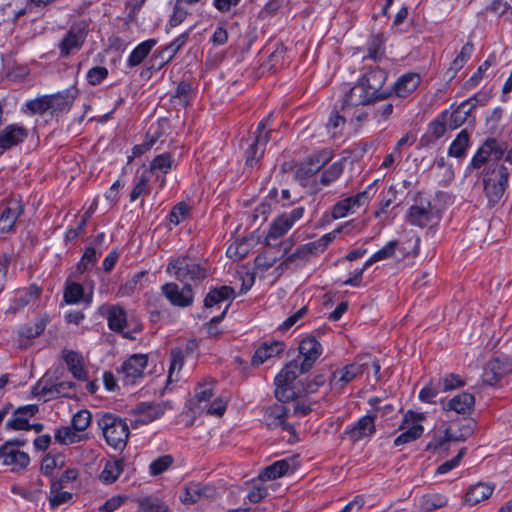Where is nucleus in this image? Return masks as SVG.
<instances>
[{"label": "nucleus", "mask_w": 512, "mask_h": 512, "mask_svg": "<svg viewBox=\"0 0 512 512\" xmlns=\"http://www.w3.org/2000/svg\"><path fill=\"white\" fill-rule=\"evenodd\" d=\"M334 239L335 233H327L315 241L301 245L280 264V267L297 269L304 266L313 257L324 253Z\"/></svg>", "instance_id": "7ed1b4c3"}, {"label": "nucleus", "mask_w": 512, "mask_h": 512, "mask_svg": "<svg viewBox=\"0 0 512 512\" xmlns=\"http://www.w3.org/2000/svg\"><path fill=\"white\" fill-rule=\"evenodd\" d=\"M290 461L288 459L278 460L267 466L260 474L259 479L262 481L274 480L282 477L290 470Z\"/></svg>", "instance_id": "79ce46f5"}, {"label": "nucleus", "mask_w": 512, "mask_h": 512, "mask_svg": "<svg viewBox=\"0 0 512 512\" xmlns=\"http://www.w3.org/2000/svg\"><path fill=\"white\" fill-rule=\"evenodd\" d=\"M424 418L425 416L423 413H416L409 410L405 414L403 425L401 426V428L407 427V429L395 438L394 445H404L420 438L424 429L423 426L419 424V422L424 420Z\"/></svg>", "instance_id": "f8f14e48"}, {"label": "nucleus", "mask_w": 512, "mask_h": 512, "mask_svg": "<svg viewBox=\"0 0 512 512\" xmlns=\"http://www.w3.org/2000/svg\"><path fill=\"white\" fill-rule=\"evenodd\" d=\"M108 76V70L103 66H95L88 70L86 78L90 85L100 84Z\"/></svg>", "instance_id": "338daca9"}, {"label": "nucleus", "mask_w": 512, "mask_h": 512, "mask_svg": "<svg viewBox=\"0 0 512 512\" xmlns=\"http://www.w3.org/2000/svg\"><path fill=\"white\" fill-rule=\"evenodd\" d=\"M217 489L209 484L191 482L187 484L180 494V500L185 504H194L202 499H213L217 496Z\"/></svg>", "instance_id": "aec40b11"}, {"label": "nucleus", "mask_w": 512, "mask_h": 512, "mask_svg": "<svg viewBox=\"0 0 512 512\" xmlns=\"http://www.w3.org/2000/svg\"><path fill=\"white\" fill-rule=\"evenodd\" d=\"M87 37V25L85 22H77L70 26L62 40L58 44L59 54L67 58L79 51Z\"/></svg>", "instance_id": "1a4fd4ad"}, {"label": "nucleus", "mask_w": 512, "mask_h": 512, "mask_svg": "<svg viewBox=\"0 0 512 512\" xmlns=\"http://www.w3.org/2000/svg\"><path fill=\"white\" fill-rule=\"evenodd\" d=\"M285 345L283 342L272 341L263 343L254 353L251 359L253 366H259L266 360L275 357L284 351Z\"/></svg>", "instance_id": "2f4dec72"}, {"label": "nucleus", "mask_w": 512, "mask_h": 512, "mask_svg": "<svg viewBox=\"0 0 512 512\" xmlns=\"http://www.w3.org/2000/svg\"><path fill=\"white\" fill-rule=\"evenodd\" d=\"M475 102L476 100L474 98L462 102L455 110L450 113L447 120V125L451 129H457L463 125L475 107Z\"/></svg>", "instance_id": "72a5a7b5"}, {"label": "nucleus", "mask_w": 512, "mask_h": 512, "mask_svg": "<svg viewBox=\"0 0 512 512\" xmlns=\"http://www.w3.org/2000/svg\"><path fill=\"white\" fill-rule=\"evenodd\" d=\"M470 145V134L466 129L461 130L456 138L452 141L448 155L455 158H463Z\"/></svg>", "instance_id": "a18cd8bd"}, {"label": "nucleus", "mask_w": 512, "mask_h": 512, "mask_svg": "<svg viewBox=\"0 0 512 512\" xmlns=\"http://www.w3.org/2000/svg\"><path fill=\"white\" fill-rule=\"evenodd\" d=\"M368 368L369 362L363 361L361 363H351L344 366L342 369L336 370L332 373L330 378L331 388L336 391H341L348 383L353 381Z\"/></svg>", "instance_id": "2eb2a0df"}, {"label": "nucleus", "mask_w": 512, "mask_h": 512, "mask_svg": "<svg viewBox=\"0 0 512 512\" xmlns=\"http://www.w3.org/2000/svg\"><path fill=\"white\" fill-rule=\"evenodd\" d=\"M374 185L375 183L370 184L366 190L336 203L332 209V217L334 219L343 218L368 203L371 198L370 192L374 189Z\"/></svg>", "instance_id": "4468645a"}, {"label": "nucleus", "mask_w": 512, "mask_h": 512, "mask_svg": "<svg viewBox=\"0 0 512 512\" xmlns=\"http://www.w3.org/2000/svg\"><path fill=\"white\" fill-rule=\"evenodd\" d=\"M359 80L377 100L386 99L391 95V90L383 88L387 72L380 67H369Z\"/></svg>", "instance_id": "9d476101"}, {"label": "nucleus", "mask_w": 512, "mask_h": 512, "mask_svg": "<svg viewBox=\"0 0 512 512\" xmlns=\"http://www.w3.org/2000/svg\"><path fill=\"white\" fill-rule=\"evenodd\" d=\"M137 512H169L165 504L156 498H146L139 503Z\"/></svg>", "instance_id": "052dcab7"}, {"label": "nucleus", "mask_w": 512, "mask_h": 512, "mask_svg": "<svg viewBox=\"0 0 512 512\" xmlns=\"http://www.w3.org/2000/svg\"><path fill=\"white\" fill-rule=\"evenodd\" d=\"M28 137V130L19 124H10L0 131V155L22 143Z\"/></svg>", "instance_id": "4be33fe9"}, {"label": "nucleus", "mask_w": 512, "mask_h": 512, "mask_svg": "<svg viewBox=\"0 0 512 512\" xmlns=\"http://www.w3.org/2000/svg\"><path fill=\"white\" fill-rule=\"evenodd\" d=\"M64 360L73 377L78 380H86L87 372L83 367L82 356L75 351L64 352Z\"/></svg>", "instance_id": "58836bf2"}, {"label": "nucleus", "mask_w": 512, "mask_h": 512, "mask_svg": "<svg viewBox=\"0 0 512 512\" xmlns=\"http://www.w3.org/2000/svg\"><path fill=\"white\" fill-rule=\"evenodd\" d=\"M234 293V289L226 285L213 288L204 299V307L212 308L226 300H231L234 298Z\"/></svg>", "instance_id": "c9c22d12"}, {"label": "nucleus", "mask_w": 512, "mask_h": 512, "mask_svg": "<svg viewBox=\"0 0 512 512\" xmlns=\"http://www.w3.org/2000/svg\"><path fill=\"white\" fill-rule=\"evenodd\" d=\"M308 370H302L299 360L289 362L275 377L274 382L283 383L284 385L293 386L296 378Z\"/></svg>", "instance_id": "e433bc0d"}, {"label": "nucleus", "mask_w": 512, "mask_h": 512, "mask_svg": "<svg viewBox=\"0 0 512 512\" xmlns=\"http://www.w3.org/2000/svg\"><path fill=\"white\" fill-rule=\"evenodd\" d=\"M375 417L376 415L363 416L355 424L348 426L344 433L354 442L373 435L376 431Z\"/></svg>", "instance_id": "cd10ccee"}, {"label": "nucleus", "mask_w": 512, "mask_h": 512, "mask_svg": "<svg viewBox=\"0 0 512 512\" xmlns=\"http://www.w3.org/2000/svg\"><path fill=\"white\" fill-rule=\"evenodd\" d=\"M123 468V459L114 458L108 460L100 473L99 479L105 484H111L119 478L120 474L123 472Z\"/></svg>", "instance_id": "ea45409f"}, {"label": "nucleus", "mask_w": 512, "mask_h": 512, "mask_svg": "<svg viewBox=\"0 0 512 512\" xmlns=\"http://www.w3.org/2000/svg\"><path fill=\"white\" fill-rule=\"evenodd\" d=\"M474 51V45L471 42H467L462 48L458 56L453 60L450 70L455 74L459 71L464 64L470 59Z\"/></svg>", "instance_id": "13d9d810"}, {"label": "nucleus", "mask_w": 512, "mask_h": 512, "mask_svg": "<svg viewBox=\"0 0 512 512\" xmlns=\"http://www.w3.org/2000/svg\"><path fill=\"white\" fill-rule=\"evenodd\" d=\"M99 312L107 319L110 330L121 333L124 337L132 339L130 333L124 331L127 326V313L122 306L118 304H106L99 308Z\"/></svg>", "instance_id": "dca6fc26"}, {"label": "nucleus", "mask_w": 512, "mask_h": 512, "mask_svg": "<svg viewBox=\"0 0 512 512\" xmlns=\"http://www.w3.org/2000/svg\"><path fill=\"white\" fill-rule=\"evenodd\" d=\"M484 193L489 206L493 207L499 203L509 185L510 172L502 164H488L483 172Z\"/></svg>", "instance_id": "f03ea898"}, {"label": "nucleus", "mask_w": 512, "mask_h": 512, "mask_svg": "<svg viewBox=\"0 0 512 512\" xmlns=\"http://www.w3.org/2000/svg\"><path fill=\"white\" fill-rule=\"evenodd\" d=\"M25 106L31 114L43 115L47 111H51L50 98L48 95H44L36 99L30 100L26 103Z\"/></svg>", "instance_id": "6e6d98bb"}, {"label": "nucleus", "mask_w": 512, "mask_h": 512, "mask_svg": "<svg viewBox=\"0 0 512 512\" xmlns=\"http://www.w3.org/2000/svg\"><path fill=\"white\" fill-rule=\"evenodd\" d=\"M98 258L97 251L93 247H87L80 262L77 265V269L80 273H84L93 266Z\"/></svg>", "instance_id": "e2e57ef3"}, {"label": "nucleus", "mask_w": 512, "mask_h": 512, "mask_svg": "<svg viewBox=\"0 0 512 512\" xmlns=\"http://www.w3.org/2000/svg\"><path fill=\"white\" fill-rule=\"evenodd\" d=\"M191 30H187L180 34L176 39H174L169 45L163 48L159 54L154 55L152 57V68L160 69L166 63L170 62L177 52L186 44L189 39Z\"/></svg>", "instance_id": "393cba45"}, {"label": "nucleus", "mask_w": 512, "mask_h": 512, "mask_svg": "<svg viewBox=\"0 0 512 512\" xmlns=\"http://www.w3.org/2000/svg\"><path fill=\"white\" fill-rule=\"evenodd\" d=\"M62 485L52 482L50 492V504L53 507L60 506L72 498V494L67 491H61Z\"/></svg>", "instance_id": "4d7b16f0"}, {"label": "nucleus", "mask_w": 512, "mask_h": 512, "mask_svg": "<svg viewBox=\"0 0 512 512\" xmlns=\"http://www.w3.org/2000/svg\"><path fill=\"white\" fill-rule=\"evenodd\" d=\"M343 163L341 161L334 162L325 169L320 177V184L328 186L336 181L343 173Z\"/></svg>", "instance_id": "864d4df0"}, {"label": "nucleus", "mask_w": 512, "mask_h": 512, "mask_svg": "<svg viewBox=\"0 0 512 512\" xmlns=\"http://www.w3.org/2000/svg\"><path fill=\"white\" fill-rule=\"evenodd\" d=\"M399 248L398 241H390L383 248L374 253L366 262L365 267L371 266L373 263L382 261L394 256L395 252Z\"/></svg>", "instance_id": "3c124183"}, {"label": "nucleus", "mask_w": 512, "mask_h": 512, "mask_svg": "<svg viewBox=\"0 0 512 512\" xmlns=\"http://www.w3.org/2000/svg\"><path fill=\"white\" fill-rule=\"evenodd\" d=\"M175 167L176 162L173 156L165 152L154 157L150 162L149 169L146 171H148L150 175L154 174L160 187H163L166 184V175Z\"/></svg>", "instance_id": "bb28decb"}, {"label": "nucleus", "mask_w": 512, "mask_h": 512, "mask_svg": "<svg viewBox=\"0 0 512 512\" xmlns=\"http://www.w3.org/2000/svg\"><path fill=\"white\" fill-rule=\"evenodd\" d=\"M503 158L505 161L512 163V150H508V145L505 141L489 137L473 155L467 169H480L488 164L490 159L499 161Z\"/></svg>", "instance_id": "20e7f679"}, {"label": "nucleus", "mask_w": 512, "mask_h": 512, "mask_svg": "<svg viewBox=\"0 0 512 512\" xmlns=\"http://www.w3.org/2000/svg\"><path fill=\"white\" fill-rule=\"evenodd\" d=\"M149 182L150 174L145 170L139 177L135 179V185L130 193V201L134 202L139 197L150 194L151 188Z\"/></svg>", "instance_id": "09e8293b"}, {"label": "nucleus", "mask_w": 512, "mask_h": 512, "mask_svg": "<svg viewBox=\"0 0 512 512\" xmlns=\"http://www.w3.org/2000/svg\"><path fill=\"white\" fill-rule=\"evenodd\" d=\"M171 406H167L164 402H140L133 409L132 413L136 416L134 420V427L138 425H146L152 421L162 417Z\"/></svg>", "instance_id": "ddd939ff"}, {"label": "nucleus", "mask_w": 512, "mask_h": 512, "mask_svg": "<svg viewBox=\"0 0 512 512\" xmlns=\"http://www.w3.org/2000/svg\"><path fill=\"white\" fill-rule=\"evenodd\" d=\"M173 459L170 455L161 456L151 462L149 469L152 475H159L166 471L172 464Z\"/></svg>", "instance_id": "774afa93"}, {"label": "nucleus", "mask_w": 512, "mask_h": 512, "mask_svg": "<svg viewBox=\"0 0 512 512\" xmlns=\"http://www.w3.org/2000/svg\"><path fill=\"white\" fill-rule=\"evenodd\" d=\"M161 292L171 305L186 308L193 304L194 292L191 284L180 287L177 283L169 282L161 286Z\"/></svg>", "instance_id": "9b49d317"}, {"label": "nucleus", "mask_w": 512, "mask_h": 512, "mask_svg": "<svg viewBox=\"0 0 512 512\" xmlns=\"http://www.w3.org/2000/svg\"><path fill=\"white\" fill-rule=\"evenodd\" d=\"M166 272L184 284H198L207 278L209 263L203 259L181 255L169 261Z\"/></svg>", "instance_id": "f257e3e1"}, {"label": "nucleus", "mask_w": 512, "mask_h": 512, "mask_svg": "<svg viewBox=\"0 0 512 512\" xmlns=\"http://www.w3.org/2000/svg\"><path fill=\"white\" fill-rule=\"evenodd\" d=\"M147 364L148 355L133 354L123 362L121 369L118 372L122 374L123 379L127 384H133L137 379L143 377Z\"/></svg>", "instance_id": "a211bd4d"}, {"label": "nucleus", "mask_w": 512, "mask_h": 512, "mask_svg": "<svg viewBox=\"0 0 512 512\" xmlns=\"http://www.w3.org/2000/svg\"><path fill=\"white\" fill-rule=\"evenodd\" d=\"M55 440L63 445H70L77 442H80L83 438L82 436L73 429V427H61L55 431L54 434Z\"/></svg>", "instance_id": "8fccbe9b"}, {"label": "nucleus", "mask_w": 512, "mask_h": 512, "mask_svg": "<svg viewBox=\"0 0 512 512\" xmlns=\"http://www.w3.org/2000/svg\"><path fill=\"white\" fill-rule=\"evenodd\" d=\"M54 373L47 372L33 387L32 392L36 396L51 398L53 388L56 387L58 376Z\"/></svg>", "instance_id": "37998d69"}, {"label": "nucleus", "mask_w": 512, "mask_h": 512, "mask_svg": "<svg viewBox=\"0 0 512 512\" xmlns=\"http://www.w3.org/2000/svg\"><path fill=\"white\" fill-rule=\"evenodd\" d=\"M304 212L305 208L298 206L290 212L278 215L270 225L264 240L265 244L272 245V241H276L284 236L303 217Z\"/></svg>", "instance_id": "6e6552de"}, {"label": "nucleus", "mask_w": 512, "mask_h": 512, "mask_svg": "<svg viewBox=\"0 0 512 512\" xmlns=\"http://www.w3.org/2000/svg\"><path fill=\"white\" fill-rule=\"evenodd\" d=\"M374 101H377V99L374 98L370 90L358 80L357 84L345 95L343 109L347 111L349 108L368 105Z\"/></svg>", "instance_id": "a878e982"}, {"label": "nucleus", "mask_w": 512, "mask_h": 512, "mask_svg": "<svg viewBox=\"0 0 512 512\" xmlns=\"http://www.w3.org/2000/svg\"><path fill=\"white\" fill-rule=\"evenodd\" d=\"M0 461L3 465L10 466L11 471H17L28 466L30 457L13 447L12 442H6L0 447Z\"/></svg>", "instance_id": "412c9836"}, {"label": "nucleus", "mask_w": 512, "mask_h": 512, "mask_svg": "<svg viewBox=\"0 0 512 512\" xmlns=\"http://www.w3.org/2000/svg\"><path fill=\"white\" fill-rule=\"evenodd\" d=\"M275 383V397L276 399L281 402L280 404H283L285 402H288L292 399H294L296 393L293 386L290 385H284L283 383Z\"/></svg>", "instance_id": "0e129e2a"}, {"label": "nucleus", "mask_w": 512, "mask_h": 512, "mask_svg": "<svg viewBox=\"0 0 512 512\" xmlns=\"http://www.w3.org/2000/svg\"><path fill=\"white\" fill-rule=\"evenodd\" d=\"M475 398L472 394L463 392L454 396L444 407L446 410H453L459 414H465L473 408Z\"/></svg>", "instance_id": "4c0bfd02"}, {"label": "nucleus", "mask_w": 512, "mask_h": 512, "mask_svg": "<svg viewBox=\"0 0 512 512\" xmlns=\"http://www.w3.org/2000/svg\"><path fill=\"white\" fill-rule=\"evenodd\" d=\"M64 300L67 304H77L84 300L87 304L91 303L92 295L84 296V288L76 282H67L64 290Z\"/></svg>", "instance_id": "c03bdc74"}, {"label": "nucleus", "mask_w": 512, "mask_h": 512, "mask_svg": "<svg viewBox=\"0 0 512 512\" xmlns=\"http://www.w3.org/2000/svg\"><path fill=\"white\" fill-rule=\"evenodd\" d=\"M345 122V116L340 115L337 111L334 110L331 112L328 118L326 127L333 136H336L341 132Z\"/></svg>", "instance_id": "680f3d73"}, {"label": "nucleus", "mask_w": 512, "mask_h": 512, "mask_svg": "<svg viewBox=\"0 0 512 512\" xmlns=\"http://www.w3.org/2000/svg\"><path fill=\"white\" fill-rule=\"evenodd\" d=\"M50 98L51 113L69 111L76 97L75 89H67L55 95H48Z\"/></svg>", "instance_id": "f704fd0d"}, {"label": "nucleus", "mask_w": 512, "mask_h": 512, "mask_svg": "<svg viewBox=\"0 0 512 512\" xmlns=\"http://www.w3.org/2000/svg\"><path fill=\"white\" fill-rule=\"evenodd\" d=\"M322 352V346L317 339L307 336L299 344L300 356L296 360L301 363L302 370H310Z\"/></svg>", "instance_id": "6ab92c4d"}, {"label": "nucleus", "mask_w": 512, "mask_h": 512, "mask_svg": "<svg viewBox=\"0 0 512 512\" xmlns=\"http://www.w3.org/2000/svg\"><path fill=\"white\" fill-rule=\"evenodd\" d=\"M156 44L157 41L155 39H148L137 45L128 57L127 66L135 67L140 65Z\"/></svg>", "instance_id": "a19ab883"}, {"label": "nucleus", "mask_w": 512, "mask_h": 512, "mask_svg": "<svg viewBox=\"0 0 512 512\" xmlns=\"http://www.w3.org/2000/svg\"><path fill=\"white\" fill-rule=\"evenodd\" d=\"M421 83V77L417 73H406L398 78L393 85V91L400 98L408 97Z\"/></svg>", "instance_id": "7c9ffc66"}, {"label": "nucleus", "mask_w": 512, "mask_h": 512, "mask_svg": "<svg viewBox=\"0 0 512 512\" xmlns=\"http://www.w3.org/2000/svg\"><path fill=\"white\" fill-rule=\"evenodd\" d=\"M98 426L107 444L114 449H123L129 437V427L119 416L111 413L104 414L98 420Z\"/></svg>", "instance_id": "423d86ee"}, {"label": "nucleus", "mask_w": 512, "mask_h": 512, "mask_svg": "<svg viewBox=\"0 0 512 512\" xmlns=\"http://www.w3.org/2000/svg\"><path fill=\"white\" fill-rule=\"evenodd\" d=\"M270 127V116L263 119L257 126L253 136L242 143L244 149L245 164L253 168L258 164L264 155L267 143L272 132Z\"/></svg>", "instance_id": "39448f33"}, {"label": "nucleus", "mask_w": 512, "mask_h": 512, "mask_svg": "<svg viewBox=\"0 0 512 512\" xmlns=\"http://www.w3.org/2000/svg\"><path fill=\"white\" fill-rule=\"evenodd\" d=\"M48 323L46 317H39L19 328L18 334L22 338L33 339L43 333Z\"/></svg>", "instance_id": "49530a36"}, {"label": "nucleus", "mask_w": 512, "mask_h": 512, "mask_svg": "<svg viewBox=\"0 0 512 512\" xmlns=\"http://www.w3.org/2000/svg\"><path fill=\"white\" fill-rule=\"evenodd\" d=\"M436 218L434 209L429 201L421 200L412 205L407 212V221L414 226L426 227Z\"/></svg>", "instance_id": "b1692460"}, {"label": "nucleus", "mask_w": 512, "mask_h": 512, "mask_svg": "<svg viewBox=\"0 0 512 512\" xmlns=\"http://www.w3.org/2000/svg\"><path fill=\"white\" fill-rule=\"evenodd\" d=\"M512 371V362L508 358H495L484 367L483 382L495 385L498 381Z\"/></svg>", "instance_id": "5701e85b"}, {"label": "nucleus", "mask_w": 512, "mask_h": 512, "mask_svg": "<svg viewBox=\"0 0 512 512\" xmlns=\"http://www.w3.org/2000/svg\"><path fill=\"white\" fill-rule=\"evenodd\" d=\"M448 498L438 493H428L422 496L420 500V509L422 512H433L446 506Z\"/></svg>", "instance_id": "de8ad7c7"}, {"label": "nucleus", "mask_w": 512, "mask_h": 512, "mask_svg": "<svg viewBox=\"0 0 512 512\" xmlns=\"http://www.w3.org/2000/svg\"><path fill=\"white\" fill-rule=\"evenodd\" d=\"M22 213L23 205L20 199L10 198L3 201L0 215V232L8 233L12 231Z\"/></svg>", "instance_id": "f3484780"}, {"label": "nucleus", "mask_w": 512, "mask_h": 512, "mask_svg": "<svg viewBox=\"0 0 512 512\" xmlns=\"http://www.w3.org/2000/svg\"><path fill=\"white\" fill-rule=\"evenodd\" d=\"M328 158L321 155H314L299 163L295 170V178L304 185V181L317 173L326 163Z\"/></svg>", "instance_id": "c756f323"}, {"label": "nucleus", "mask_w": 512, "mask_h": 512, "mask_svg": "<svg viewBox=\"0 0 512 512\" xmlns=\"http://www.w3.org/2000/svg\"><path fill=\"white\" fill-rule=\"evenodd\" d=\"M38 411L39 408L35 404L19 406L18 408L14 409L13 405L8 403L0 409V424L8 414H11V417L5 423L6 430H29L31 429L29 420Z\"/></svg>", "instance_id": "0eeeda50"}, {"label": "nucleus", "mask_w": 512, "mask_h": 512, "mask_svg": "<svg viewBox=\"0 0 512 512\" xmlns=\"http://www.w3.org/2000/svg\"><path fill=\"white\" fill-rule=\"evenodd\" d=\"M287 409L283 404H273L265 409L264 420L268 427H281L288 432H294L292 425L286 422Z\"/></svg>", "instance_id": "c85d7f7f"}, {"label": "nucleus", "mask_w": 512, "mask_h": 512, "mask_svg": "<svg viewBox=\"0 0 512 512\" xmlns=\"http://www.w3.org/2000/svg\"><path fill=\"white\" fill-rule=\"evenodd\" d=\"M384 42L382 34L372 35L367 43L368 57L373 60L380 59L384 54Z\"/></svg>", "instance_id": "603ef678"}, {"label": "nucleus", "mask_w": 512, "mask_h": 512, "mask_svg": "<svg viewBox=\"0 0 512 512\" xmlns=\"http://www.w3.org/2000/svg\"><path fill=\"white\" fill-rule=\"evenodd\" d=\"M214 382L212 380H204L195 388V399L199 404H207L213 396Z\"/></svg>", "instance_id": "5fc2aeb1"}, {"label": "nucleus", "mask_w": 512, "mask_h": 512, "mask_svg": "<svg viewBox=\"0 0 512 512\" xmlns=\"http://www.w3.org/2000/svg\"><path fill=\"white\" fill-rule=\"evenodd\" d=\"M92 415L88 410H80L73 415L72 427L78 433L85 431L91 424Z\"/></svg>", "instance_id": "bf43d9fd"}, {"label": "nucleus", "mask_w": 512, "mask_h": 512, "mask_svg": "<svg viewBox=\"0 0 512 512\" xmlns=\"http://www.w3.org/2000/svg\"><path fill=\"white\" fill-rule=\"evenodd\" d=\"M495 489V485L491 483L479 482L475 485H472L465 496V502L474 506L486 499H488Z\"/></svg>", "instance_id": "473e14b6"}, {"label": "nucleus", "mask_w": 512, "mask_h": 512, "mask_svg": "<svg viewBox=\"0 0 512 512\" xmlns=\"http://www.w3.org/2000/svg\"><path fill=\"white\" fill-rule=\"evenodd\" d=\"M192 95V85L187 81H181L175 90L174 98L179 100L180 104L188 105Z\"/></svg>", "instance_id": "69168bd1"}]
</instances>
